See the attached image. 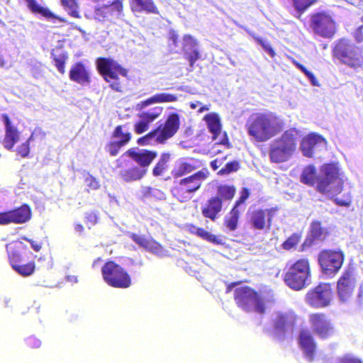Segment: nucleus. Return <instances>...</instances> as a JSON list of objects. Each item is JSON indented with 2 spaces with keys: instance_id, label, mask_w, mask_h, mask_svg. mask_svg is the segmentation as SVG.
Instances as JSON below:
<instances>
[{
  "instance_id": "1",
  "label": "nucleus",
  "mask_w": 363,
  "mask_h": 363,
  "mask_svg": "<svg viewBox=\"0 0 363 363\" xmlns=\"http://www.w3.org/2000/svg\"><path fill=\"white\" fill-rule=\"evenodd\" d=\"M301 180L309 186H314L316 190L328 197H333L342 190L343 177L335 164H323L316 174L314 166L308 165L303 169Z\"/></svg>"
},
{
  "instance_id": "39",
  "label": "nucleus",
  "mask_w": 363,
  "mask_h": 363,
  "mask_svg": "<svg viewBox=\"0 0 363 363\" xmlns=\"http://www.w3.org/2000/svg\"><path fill=\"white\" fill-rule=\"evenodd\" d=\"M113 138L125 145L130 141L131 134L125 127L117 126L113 133Z\"/></svg>"
},
{
  "instance_id": "46",
  "label": "nucleus",
  "mask_w": 363,
  "mask_h": 363,
  "mask_svg": "<svg viewBox=\"0 0 363 363\" xmlns=\"http://www.w3.org/2000/svg\"><path fill=\"white\" fill-rule=\"evenodd\" d=\"M300 241V237L294 234L289 237L282 245L284 249L289 250L296 246Z\"/></svg>"
},
{
  "instance_id": "9",
  "label": "nucleus",
  "mask_w": 363,
  "mask_h": 363,
  "mask_svg": "<svg viewBox=\"0 0 363 363\" xmlns=\"http://www.w3.org/2000/svg\"><path fill=\"white\" fill-rule=\"evenodd\" d=\"M96 64L99 71L104 76V79L109 83L111 89L121 91V86L118 75L125 77L127 74V71L110 58H99Z\"/></svg>"
},
{
  "instance_id": "14",
  "label": "nucleus",
  "mask_w": 363,
  "mask_h": 363,
  "mask_svg": "<svg viewBox=\"0 0 363 363\" xmlns=\"http://www.w3.org/2000/svg\"><path fill=\"white\" fill-rule=\"evenodd\" d=\"M333 298L331 287L328 284H322L311 290L306 294V302L315 307L328 306Z\"/></svg>"
},
{
  "instance_id": "10",
  "label": "nucleus",
  "mask_w": 363,
  "mask_h": 363,
  "mask_svg": "<svg viewBox=\"0 0 363 363\" xmlns=\"http://www.w3.org/2000/svg\"><path fill=\"white\" fill-rule=\"evenodd\" d=\"M104 281L110 286L116 288H128L131 284L129 274L114 262H108L101 267Z\"/></svg>"
},
{
  "instance_id": "22",
  "label": "nucleus",
  "mask_w": 363,
  "mask_h": 363,
  "mask_svg": "<svg viewBox=\"0 0 363 363\" xmlns=\"http://www.w3.org/2000/svg\"><path fill=\"white\" fill-rule=\"evenodd\" d=\"M163 108L160 106L154 107L146 112L139 114V120L134 125L136 133L141 134L147 131L150 124L161 115Z\"/></svg>"
},
{
  "instance_id": "61",
  "label": "nucleus",
  "mask_w": 363,
  "mask_h": 363,
  "mask_svg": "<svg viewBox=\"0 0 363 363\" xmlns=\"http://www.w3.org/2000/svg\"><path fill=\"white\" fill-rule=\"evenodd\" d=\"M86 218L91 225L97 223L98 215L95 212H89L86 213Z\"/></svg>"
},
{
  "instance_id": "50",
  "label": "nucleus",
  "mask_w": 363,
  "mask_h": 363,
  "mask_svg": "<svg viewBox=\"0 0 363 363\" xmlns=\"http://www.w3.org/2000/svg\"><path fill=\"white\" fill-rule=\"evenodd\" d=\"M189 106L191 109H198V113H203L210 110L211 104H203L199 101H195L189 103Z\"/></svg>"
},
{
  "instance_id": "16",
  "label": "nucleus",
  "mask_w": 363,
  "mask_h": 363,
  "mask_svg": "<svg viewBox=\"0 0 363 363\" xmlns=\"http://www.w3.org/2000/svg\"><path fill=\"white\" fill-rule=\"evenodd\" d=\"M31 218L30 208L24 204L14 210L0 213V225H7L11 223L22 224Z\"/></svg>"
},
{
  "instance_id": "28",
  "label": "nucleus",
  "mask_w": 363,
  "mask_h": 363,
  "mask_svg": "<svg viewBox=\"0 0 363 363\" xmlns=\"http://www.w3.org/2000/svg\"><path fill=\"white\" fill-rule=\"evenodd\" d=\"M69 78L79 84L84 85L89 83V74L85 66L77 62L74 64L69 71Z\"/></svg>"
},
{
  "instance_id": "5",
  "label": "nucleus",
  "mask_w": 363,
  "mask_h": 363,
  "mask_svg": "<svg viewBox=\"0 0 363 363\" xmlns=\"http://www.w3.org/2000/svg\"><path fill=\"white\" fill-rule=\"evenodd\" d=\"M333 55L353 70L363 67L362 50L348 39L342 38L335 43Z\"/></svg>"
},
{
  "instance_id": "56",
  "label": "nucleus",
  "mask_w": 363,
  "mask_h": 363,
  "mask_svg": "<svg viewBox=\"0 0 363 363\" xmlns=\"http://www.w3.org/2000/svg\"><path fill=\"white\" fill-rule=\"evenodd\" d=\"M26 342L27 345L31 348H39L41 345V341L33 336L28 337Z\"/></svg>"
},
{
  "instance_id": "17",
  "label": "nucleus",
  "mask_w": 363,
  "mask_h": 363,
  "mask_svg": "<svg viewBox=\"0 0 363 363\" xmlns=\"http://www.w3.org/2000/svg\"><path fill=\"white\" fill-rule=\"evenodd\" d=\"M326 145L324 138L316 133H311L303 138L301 150L304 156L312 157L315 152L325 149Z\"/></svg>"
},
{
  "instance_id": "57",
  "label": "nucleus",
  "mask_w": 363,
  "mask_h": 363,
  "mask_svg": "<svg viewBox=\"0 0 363 363\" xmlns=\"http://www.w3.org/2000/svg\"><path fill=\"white\" fill-rule=\"evenodd\" d=\"M106 7L109 8V11H116L119 15L122 11L123 5L120 0H116L111 5L106 6Z\"/></svg>"
},
{
  "instance_id": "24",
  "label": "nucleus",
  "mask_w": 363,
  "mask_h": 363,
  "mask_svg": "<svg viewBox=\"0 0 363 363\" xmlns=\"http://www.w3.org/2000/svg\"><path fill=\"white\" fill-rule=\"evenodd\" d=\"M200 166L201 162L193 158H180L174 164L172 174L174 177H180L192 172Z\"/></svg>"
},
{
  "instance_id": "55",
  "label": "nucleus",
  "mask_w": 363,
  "mask_h": 363,
  "mask_svg": "<svg viewBox=\"0 0 363 363\" xmlns=\"http://www.w3.org/2000/svg\"><path fill=\"white\" fill-rule=\"evenodd\" d=\"M248 196H249V191L245 188L242 189V190L240 193V196L239 199L236 201L234 206L239 208L240 205L244 203V202L246 201V199L248 198Z\"/></svg>"
},
{
  "instance_id": "21",
  "label": "nucleus",
  "mask_w": 363,
  "mask_h": 363,
  "mask_svg": "<svg viewBox=\"0 0 363 363\" xmlns=\"http://www.w3.org/2000/svg\"><path fill=\"white\" fill-rule=\"evenodd\" d=\"M125 155L135 161L139 165V168L146 169L157 157L156 152L140 148H131Z\"/></svg>"
},
{
  "instance_id": "2",
  "label": "nucleus",
  "mask_w": 363,
  "mask_h": 363,
  "mask_svg": "<svg viewBox=\"0 0 363 363\" xmlns=\"http://www.w3.org/2000/svg\"><path fill=\"white\" fill-rule=\"evenodd\" d=\"M247 133L257 142H265L282 129L281 121L273 113L252 114L245 125Z\"/></svg>"
},
{
  "instance_id": "26",
  "label": "nucleus",
  "mask_w": 363,
  "mask_h": 363,
  "mask_svg": "<svg viewBox=\"0 0 363 363\" xmlns=\"http://www.w3.org/2000/svg\"><path fill=\"white\" fill-rule=\"evenodd\" d=\"M296 315L293 312L278 313L274 319V328L277 333L283 335L291 330L295 323Z\"/></svg>"
},
{
  "instance_id": "54",
  "label": "nucleus",
  "mask_w": 363,
  "mask_h": 363,
  "mask_svg": "<svg viewBox=\"0 0 363 363\" xmlns=\"http://www.w3.org/2000/svg\"><path fill=\"white\" fill-rule=\"evenodd\" d=\"M257 41L262 45L263 49L271 56L273 57L274 55V52L272 50L270 45L264 39L257 38Z\"/></svg>"
},
{
  "instance_id": "30",
  "label": "nucleus",
  "mask_w": 363,
  "mask_h": 363,
  "mask_svg": "<svg viewBox=\"0 0 363 363\" xmlns=\"http://www.w3.org/2000/svg\"><path fill=\"white\" fill-rule=\"evenodd\" d=\"M221 199L218 196H215L208 201L206 206L202 209V213L205 217L214 220L218 213L221 211Z\"/></svg>"
},
{
  "instance_id": "3",
  "label": "nucleus",
  "mask_w": 363,
  "mask_h": 363,
  "mask_svg": "<svg viewBox=\"0 0 363 363\" xmlns=\"http://www.w3.org/2000/svg\"><path fill=\"white\" fill-rule=\"evenodd\" d=\"M235 301L239 308L247 312L264 313L274 302V294L270 289L256 292L249 286H240L234 291Z\"/></svg>"
},
{
  "instance_id": "4",
  "label": "nucleus",
  "mask_w": 363,
  "mask_h": 363,
  "mask_svg": "<svg viewBox=\"0 0 363 363\" xmlns=\"http://www.w3.org/2000/svg\"><path fill=\"white\" fill-rule=\"evenodd\" d=\"M298 132L294 129L285 131L281 137L269 144V155L274 163L289 161L296 150Z\"/></svg>"
},
{
  "instance_id": "33",
  "label": "nucleus",
  "mask_w": 363,
  "mask_h": 363,
  "mask_svg": "<svg viewBox=\"0 0 363 363\" xmlns=\"http://www.w3.org/2000/svg\"><path fill=\"white\" fill-rule=\"evenodd\" d=\"M130 6L133 11L157 13V9L152 0H131Z\"/></svg>"
},
{
  "instance_id": "6",
  "label": "nucleus",
  "mask_w": 363,
  "mask_h": 363,
  "mask_svg": "<svg viewBox=\"0 0 363 363\" xmlns=\"http://www.w3.org/2000/svg\"><path fill=\"white\" fill-rule=\"evenodd\" d=\"M285 284L295 291L307 287L311 282L309 261L302 258L289 264L284 276Z\"/></svg>"
},
{
  "instance_id": "34",
  "label": "nucleus",
  "mask_w": 363,
  "mask_h": 363,
  "mask_svg": "<svg viewBox=\"0 0 363 363\" xmlns=\"http://www.w3.org/2000/svg\"><path fill=\"white\" fill-rule=\"evenodd\" d=\"M23 243L21 242H15L9 245H6V250L9 255V259L12 267L15 264H21L22 262V255L18 250L21 247Z\"/></svg>"
},
{
  "instance_id": "42",
  "label": "nucleus",
  "mask_w": 363,
  "mask_h": 363,
  "mask_svg": "<svg viewBox=\"0 0 363 363\" xmlns=\"http://www.w3.org/2000/svg\"><path fill=\"white\" fill-rule=\"evenodd\" d=\"M293 64L298 69H300L305 75L307 77V78L310 80L311 84L315 86H319L320 84L318 81V79L315 78L314 74L308 71L304 66L298 63L295 60H292Z\"/></svg>"
},
{
  "instance_id": "58",
  "label": "nucleus",
  "mask_w": 363,
  "mask_h": 363,
  "mask_svg": "<svg viewBox=\"0 0 363 363\" xmlns=\"http://www.w3.org/2000/svg\"><path fill=\"white\" fill-rule=\"evenodd\" d=\"M148 193L150 196H154L157 199L163 200L165 199L164 193L159 189L149 188Z\"/></svg>"
},
{
  "instance_id": "29",
  "label": "nucleus",
  "mask_w": 363,
  "mask_h": 363,
  "mask_svg": "<svg viewBox=\"0 0 363 363\" xmlns=\"http://www.w3.org/2000/svg\"><path fill=\"white\" fill-rule=\"evenodd\" d=\"M177 101V96L174 94L169 93H159L157 94L150 99L141 101L136 105V109L141 110L145 107L154 104V103H165V102H174Z\"/></svg>"
},
{
  "instance_id": "20",
  "label": "nucleus",
  "mask_w": 363,
  "mask_h": 363,
  "mask_svg": "<svg viewBox=\"0 0 363 363\" xmlns=\"http://www.w3.org/2000/svg\"><path fill=\"white\" fill-rule=\"evenodd\" d=\"M273 215L272 209L255 211L250 216V223L255 230L269 229Z\"/></svg>"
},
{
  "instance_id": "35",
  "label": "nucleus",
  "mask_w": 363,
  "mask_h": 363,
  "mask_svg": "<svg viewBox=\"0 0 363 363\" xmlns=\"http://www.w3.org/2000/svg\"><path fill=\"white\" fill-rule=\"evenodd\" d=\"M27 7L35 14H39L45 18L50 19L54 18V14L48 9L41 6L36 0H23Z\"/></svg>"
},
{
  "instance_id": "41",
  "label": "nucleus",
  "mask_w": 363,
  "mask_h": 363,
  "mask_svg": "<svg viewBox=\"0 0 363 363\" xmlns=\"http://www.w3.org/2000/svg\"><path fill=\"white\" fill-rule=\"evenodd\" d=\"M13 270H15L18 274L23 277H28L31 275L35 269V264L34 262H29L26 264H15L13 267H12Z\"/></svg>"
},
{
  "instance_id": "62",
  "label": "nucleus",
  "mask_w": 363,
  "mask_h": 363,
  "mask_svg": "<svg viewBox=\"0 0 363 363\" xmlns=\"http://www.w3.org/2000/svg\"><path fill=\"white\" fill-rule=\"evenodd\" d=\"M23 239L29 242L30 243L31 247L36 252L40 251V249L42 248V245L40 242L28 239L26 237H23Z\"/></svg>"
},
{
  "instance_id": "51",
  "label": "nucleus",
  "mask_w": 363,
  "mask_h": 363,
  "mask_svg": "<svg viewBox=\"0 0 363 363\" xmlns=\"http://www.w3.org/2000/svg\"><path fill=\"white\" fill-rule=\"evenodd\" d=\"M334 201L338 206H349L351 203V196L348 194H344L342 198L336 197Z\"/></svg>"
},
{
  "instance_id": "48",
  "label": "nucleus",
  "mask_w": 363,
  "mask_h": 363,
  "mask_svg": "<svg viewBox=\"0 0 363 363\" xmlns=\"http://www.w3.org/2000/svg\"><path fill=\"white\" fill-rule=\"evenodd\" d=\"M239 168V164L236 161L230 162L227 163L223 168L219 171V174L221 175L228 174L231 172H235Z\"/></svg>"
},
{
  "instance_id": "47",
  "label": "nucleus",
  "mask_w": 363,
  "mask_h": 363,
  "mask_svg": "<svg viewBox=\"0 0 363 363\" xmlns=\"http://www.w3.org/2000/svg\"><path fill=\"white\" fill-rule=\"evenodd\" d=\"M196 235H199V237L211 242L218 243V238L214 235L206 231L204 229L198 228V229H196Z\"/></svg>"
},
{
  "instance_id": "31",
  "label": "nucleus",
  "mask_w": 363,
  "mask_h": 363,
  "mask_svg": "<svg viewBox=\"0 0 363 363\" xmlns=\"http://www.w3.org/2000/svg\"><path fill=\"white\" fill-rule=\"evenodd\" d=\"M147 173L146 169L134 167L121 172V177L126 182L141 179Z\"/></svg>"
},
{
  "instance_id": "23",
  "label": "nucleus",
  "mask_w": 363,
  "mask_h": 363,
  "mask_svg": "<svg viewBox=\"0 0 363 363\" xmlns=\"http://www.w3.org/2000/svg\"><path fill=\"white\" fill-rule=\"evenodd\" d=\"M130 237L139 246L144 247L159 257L168 255V252L161 245L152 239H147L143 235L135 233H131Z\"/></svg>"
},
{
  "instance_id": "49",
  "label": "nucleus",
  "mask_w": 363,
  "mask_h": 363,
  "mask_svg": "<svg viewBox=\"0 0 363 363\" xmlns=\"http://www.w3.org/2000/svg\"><path fill=\"white\" fill-rule=\"evenodd\" d=\"M108 12H109L108 7L104 6V7L97 8L94 11V18L96 20L101 21L106 18L107 13Z\"/></svg>"
},
{
  "instance_id": "53",
  "label": "nucleus",
  "mask_w": 363,
  "mask_h": 363,
  "mask_svg": "<svg viewBox=\"0 0 363 363\" xmlns=\"http://www.w3.org/2000/svg\"><path fill=\"white\" fill-rule=\"evenodd\" d=\"M86 185L92 189H98L100 186L99 182L90 174H87L85 179Z\"/></svg>"
},
{
  "instance_id": "36",
  "label": "nucleus",
  "mask_w": 363,
  "mask_h": 363,
  "mask_svg": "<svg viewBox=\"0 0 363 363\" xmlns=\"http://www.w3.org/2000/svg\"><path fill=\"white\" fill-rule=\"evenodd\" d=\"M311 236L313 240H323L327 235V230L322 227L319 221H313L310 226Z\"/></svg>"
},
{
  "instance_id": "43",
  "label": "nucleus",
  "mask_w": 363,
  "mask_h": 363,
  "mask_svg": "<svg viewBox=\"0 0 363 363\" xmlns=\"http://www.w3.org/2000/svg\"><path fill=\"white\" fill-rule=\"evenodd\" d=\"M62 5L67 9L69 14L75 18L79 17L77 6L75 0H61Z\"/></svg>"
},
{
  "instance_id": "19",
  "label": "nucleus",
  "mask_w": 363,
  "mask_h": 363,
  "mask_svg": "<svg viewBox=\"0 0 363 363\" xmlns=\"http://www.w3.org/2000/svg\"><path fill=\"white\" fill-rule=\"evenodd\" d=\"M2 118L5 127V137L2 144L7 150H11L14 145L20 140L21 132L16 124L11 121L7 115L4 114Z\"/></svg>"
},
{
  "instance_id": "44",
  "label": "nucleus",
  "mask_w": 363,
  "mask_h": 363,
  "mask_svg": "<svg viewBox=\"0 0 363 363\" xmlns=\"http://www.w3.org/2000/svg\"><path fill=\"white\" fill-rule=\"evenodd\" d=\"M318 0H293L294 8L299 12L305 11Z\"/></svg>"
},
{
  "instance_id": "11",
  "label": "nucleus",
  "mask_w": 363,
  "mask_h": 363,
  "mask_svg": "<svg viewBox=\"0 0 363 363\" xmlns=\"http://www.w3.org/2000/svg\"><path fill=\"white\" fill-rule=\"evenodd\" d=\"M344 255L340 250H324L318 256L319 264L325 274H336L341 268Z\"/></svg>"
},
{
  "instance_id": "52",
  "label": "nucleus",
  "mask_w": 363,
  "mask_h": 363,
  "mask_svg": "<svg viewBox=\"0 0 363 363\" xmlns=\"http://www.w3.org/2000/svg\"><path fill=\"white\" fill-rule=\"evenodd\" d=\"M331 363H362L360 360L354 358L350 355H346L341 358L333 359Z\"/></svg>"
},
{
  "instance_id": "15",
  "label": "nucleus",
  "mask_w": 363,
  "mask_h": 363,
  "mask_svg": "<svg viewBox=\"0 0 363 363\" xmlns=\"http://www.w3.org/2000/svg\"><path fill=\"white\" fill-rule=\"evenodd\" d=\"M311 26L316 34L324 38H331L335 33V23L331 16L326 13L313 16Z\"/></svg>"
},
{
  "instance_id": "37",
  "label": "nucleus",
  "mask_w": 363,
  "mask_h": 363,
  "mask_svg": "<svg viewBox=\"0 0 363 363\" xmlns=\"http://www.w3.org/2000/svg\"><path fill=\"white\" fill-rule=\"evenodd\" d=\"M240 211L238 208L233 207L230 213L225 218V223L228 229L233 231L237 228Z\"/></svg>"
},
{
  "instance_id": "64",
  "label": "nucleus",
  "mask_w": 363,
  "mask_h": 363,
  "mask_svg": "<svg viewBox=\"0 0 363 363\" xmlns=\"http://www.w3.org/2000/svg\"><path fill=\"white\" fill-rule=\"evenodd\" d=\"M345 1L359 8H363V0H345Z\"/></svg>"
},
{
  "instance_id": "13",
  "label": "nucleus",
  "mask_w": 363,
  "mask_h": 363,
  "mask_svg": "<svg viewBox=\"0 0 363 363\" xmlns=\"http://www.w3.org/2000/svg\"><path fill=\"white\" fill-rule=\"evenodd\" d=\"M203 121L207 125L208 131L212 134V140L215 145H220L225 148L229 147V143L225 132H222V125L220 116L216 113H210L206 114Z\"/></svg>"
},
{
  "instance_id": "40",
  "label": "nucleus",
  "mask_w": 363,
  "mask_h": 363,
  "mask_svg": "<svg viewBox=\"0 0 363 363\" xmlns=\"http://www.w3.org/2000/svg\"><path fill=\"white\" fill-rule=\"evenodd\" d=\"M170 159V155L169 153H162L160 157L158 162L152 170L154 176L161 175L164 171L167 169V164Z\"/></svg>"
},
{
  "instance_id": "18",
  "label": "nucleus",
  "mask_w": 363,
  "mask_h": 363,
  "mask_svg": "<svg viewBox=\"0 0 363 363\" xmlns=\"http://www.w3.org/2000/svg\"><path fill=\"white\" fill-rule=\"evenodd\" d=\"M310 323L313 332L322 338H327L335 332L333 324L324 314L311 315Z\"/></svg>"
},
{
  "instance_id": "25",
  "label": "nucleus",
  "mask_w": 363,
  "mask_h": 363,
  "mask_svg": "<svg viewBox=\"0 0 363 363\" xmlns=\"http://www.w3.org/2000/svg\"><path fill=\"white\" fill-rule=\"evenodd\" d=\"M298 344L305 357L308 361H312L316 348V345L311 332L308 330H302L301 331L298 337Z\"/></svg>"
},
{
  "instance_id": "45",
  "label": "nucleus",
  "mask_w": 363,
  "mask_h": 363,
  "mask_svg": "<svg viewBox=\"0 0 363 363\" xmlns=\"http://www.w3.org/2000/svg\"><path fill=\"white\" fill-rule=\"evenodd\" d=\"M124 145H122L119 141L114 140L106 146V150L111 156H116L118 153L120 149Z\"/></svg>"
},
{
  "instance_id": "38",
  "label": "nucleus",
  "mask_w": 363,
  "mask_h": 363,
  "mask_svg": "<svg viewBox=\"0 0 363 363\" xmlns=\"http://www.w3.org/2000/svg\"><path fill=\"white\" fill-rule=\"evenodd\" d=\"M218 197L221 200L230 201L235 194V188L233 186L226 184L220 185L218 187Z\"/></svg>"
},
{
  "instance_id": "59",
  "label": "nucleus",
  "mask_w": 363,
  "mask_h": 363,
  "mask_svg": "<svg viewBox=\"0 0 363 363\" xmlns=\"http://www.w3.org/2000/svg\"><path fill=\"white\" fill-rule=\"evenodd\" d=\"M30 139V138H29L26 143H23L21 146L18 147V153L23 157H26L29 153L28 141Z\"/></svg>"
},
{
  "instance_id": "7",
  "label": "nucleus",
  "mask_w": 363,
  "mask_h": 363,
  "mask_svg": "<svg viewBox=\"0 0 363 363\" xmlns=\"http://www.w3.org/2000/svg\"><path fill=\"white\" fill-rule=\"evenodd\" d=\"M208 175L209 171L204 168L191 176L181 179L173 190L174 196L181 202L190 200Z\"/></svg>"
},
{
  "instance_id": "27",
  "label": "nucleus",
  "mask_w": 363,
  "mask_h": 363,
  "mask_svg": "<svg viewBox=\"0 0 363 363\" xmlns=\"http://www.w3.org/2000/svg\"><path fill=\"white\" fill-rule=\"evenodd\" d=\"M182 44L184 52L187 56L190 65L192 67L200 57V53L198 50V42L191 35H185L183 37Z\"/></svg>"
},
{
  "instance_id": "8",
  "label": "nucleus",
  "mask_w": 363,
  "mask_h": 363,
  "mask_svg": "<svg viewBox=\"0 0 363 363\" xmlns=\"http://www.w3.org/2000/svg\"><path fill=\"white\" fill-rule=\"evenodd\" d=\"M179 127V116L177 113L170 114L164 125H160L156 130L138 140V143L141 145L149 144L153 138L158 143H162L172 138L178 130Z\"/></svg>"
},
{
  "instance_id": "12",
  "label": "nucleus",
  "mask_w": 363,
  "mask_h": 363,
  "mask_svg": "<svg viewBox=\"0 0 363 363\" xmlns=\"http://www.w3.org/2000/svg\"><path fill=\"white\" fill-rule=\"evenodd\" d=\"M356 286V278L353 267H348L337 283V293L340 301L345 303L352 297Z\"/></svg>"
},
{
  "instance_id": "60",
  "label": "nucleus",
  "mask_w": 363,
  "mask_h": 363,
  "mask_svg": "<svg viewBox=\"0 0 363 363\" xmlns=\"http://www.w3.org/2000/svg\"><path fill=\"white\" fill-rule=\"evenodd\" d=\"M354 38L359 43L363 42V25L356 29L354 33Z\"/></svg>"
},
{
  "instance_id": "63",
  "label": "nucleus",
  "mask_w": 363,
  "mask_h": 363,
  "mask_svg": "<svg viewBox=\"0 0 363 363\" xmlns=\"http://www.w3.org/2000/svg\"><path fill=\"white\" fill-rule=\"evenodd\" d=\"M177 34L174 30H171L169 33V40L170 43H172L174 46H177Z\"/></svg>"
},
{
  "instance_id": "32",
  "label": "nucleus",
  "mask_w": 363,
  "mask_h": 363,
  "mask_svg": "<svg viewBox=\"0 0 363 363\" xmlns=\"http://www.w3.org/2000/svg\"><path fill=\"white\" fill-rule=\"evenodd\" d=\"M51 56L55 62V65L58 72L65 74V65L68 59L67 54L61 48H55L51 52Z\"/></svg>"
}]
</instances>
